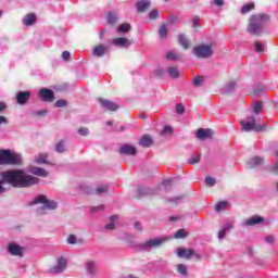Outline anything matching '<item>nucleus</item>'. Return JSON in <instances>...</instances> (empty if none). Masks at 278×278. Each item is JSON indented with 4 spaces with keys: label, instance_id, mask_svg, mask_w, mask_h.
Returning <instances> with one entry per match:
<instances>
[{
    "label": "nucleus",
    "instance_id": "15",
    "mask_svg": "<svg viewBox=\"0 0 278 278\" xmlns=\"http://www.w3.org/2000/svg\"><path fill=\"white\" fill-rule=\"evenodd\" d=\"M118 153H121V155H136L138 150L134 146L125 144L121 147Z\"/></svg>",
    "mask_w": 278,
    "mask_h": 278
},
{
    "label": "nucleus",
    "instance_id": "56",
    "mask_svg": "<svg viewBox=\"0 0 278 278\" xmlns=\"http://www.w3.org/2000/svg\"><path fill=\"white\" fill-rule=\"evenodd\" d=\"M170 184H173V179L172 178H168V179L163 181V186H165V188H168V186H170Z\"/></svg>",
    "mask_w": 278,
    "mask_h": 278
},
{
    "label": "nucleus",
    "instance_id": "52",
    "mask_svg": "<svg viewBox=\"0 0 278 278\" xmlns=\"http://www.w3.org/2000/svg\"><path fill=\"white\" fill-rule=\"evenodd\" d=\"M62 59L65 61L71 60V52L68 51L62 52Z\"/></svg>",
    "mask_w": 278,
    "mask_h": 278
},
{
    "label": "nucleus",
    "instance_id": "23",
    "mask_svg": "<svg viewBox=\"0 0 278 278\" xmlns=\"http://www.w3.org/2000/svg\"><path fill=\"white\" fill-rule=\"evenodd\" d=\"M260 223H264V217L257 215L245 220L248 226L260 225Z\"/></svg>",
    "mask_w": 278,
    "mask_h": 278
},
{
    "label": "nucleus",
    "instance_id": "36",
    "mask_svg": "<svg viewBox=\"0 0 278 278\" xmlns=\"http://www.w3.org/2000/svg\"><path fill=\"white\" fill-rule=\"evenodd\" d=\"M201 162V154L193 155L189 159V164H199Z\"/></svg>",
    "mask_w": 278,
    "mask_h": 278
},
{
    "label": "nucleus",
    "instance_id": "58",
    "mask_svg": "<svg viewBox=\"0 0 278 278\" xmlns=\"http://www.w3.org/2000/svg\"><path fill=\"white\" fill-rule=\"evenodd\" d=\"M266 242L268 243V244H273L274 242H275V238L273 237V236H268V237H266Z\"/></svg>",
    "mask_w": 278,
    "mask_h": 278
},
{
    "label": "nucleus",
    "instance_id": "53",
    "mask_svg": "<svg viewBox=\"0 0 278 278\" xmlns=\"http://www.w3.org/2000/svg\"><path fill=\"white\" fill-rule=\"evenodd\" d=\"M163 134H173V128L168 125L164 126Z\"/></svg>",
    "mask_w": 278,
    "mask_h": 278
},
{
    "label": "nucleus",
    "instance_id": "14",
    "mask_svg": "<svg viewBox=\"0 0 278 278\" xmlns=\"http://www.w3.org/2000/svg\"><path fill=\"white\" fill-rule=\"evenodd\" d=\"M214 131L212 130V128H199L197 130V138H199V140H205L207 138H212Z\"/></svg>",
    "mask_w": 278,
    "mask_h": 278
},
{
    "label": "nucleus",
    "instance_id": "62",
    "mask_svg": "<svg viewBox=\"0 0 278 278\" xmlns=\"http://www.w3.org/2000/svg\"><path fill=\"white\" fill-rule=\"evenodd\" d=\"M192 26L194 29H197V27H199V20H193Z\"/></svg>",
    "mask_w": 278,
    "mask_h": 278
},
{
    "label": "nucleus",
    "instance_id": "51",
    "mask_svg": "<svg viewBox=\"0 0 278 278\" xmlns=\"http://www.w3.org/2000/svg\"><path fill=\"white\" fill-rule=\"evenodd\" d=\"M236 88V84L233 81L229 83L226 87V92H231Z\"/></svg>",
    "mask_w": 278,
    "mask_h": 278
},
{
    "label": "nucleus",
    "instance_id": "22",
    "mask_svg": "<svg viewBox=\"0 0 278 278\" xmlns=\"http://www.w3.org/2000/svg\"><path fill=\"white\" fill-rule=\"evenodd\" d=\"M140 147L149 148L153 147V139L149 135H143V138L139 141Z\"/></svg>",
    "mask_w": 278,
    "mask_h": 278
},
{
    "label": "nucleus",
    "instance_id": "42",
    "mask_svg": "<svg viewBox=\"0 0 278 278\" xmlns=\"http://www.w3.org/2000/svg\"><path fill=\"white\" fill-rule=\"evenodd\" d=\"M67 244H77V237L75 235H70L67 237Z\"/></svg>",
    "mask_w": 278,
    "mask_h": 278
},
{
    "label": "nucleus",
    "instance_id": "41",
    "mask_svg": "<svg viewBox=\"0 0 278 278\" xmlns=\"http://www.w3.org/2000/svg\"><path fill=\"white\" fill-rule=\"evenodd\" d=\"M166 60H179V56L175 52L169 51L165 55Z\"/></svg>",
    "mask_w": 278,
    "mask_h": 278
},
{
    "label": "nucleus",
    "instance_id": "61",
    "mask_svg": "<svg viewBox=\"0 0 278 278\" xmlns=\"http://www.w3.org/2000/svg\"><path fill=\"white\" fill-rule=\"evenodd\" d=\"M110 220H111L112 223H114L115 220H118V215H112V216L110 217Z\"/></svg>",
    "mask_w": 278,
    "mask_h": 278
},
{
    "label": "nucleus",
    "instance_id": "60",
    "mask_svg": "<svg viewBox=\"0 0 278 278\" xmlns=\"http://www.w3.org/2000/svg\"><path fill=\"white\" fill-rule=\"evenodd\" d=\"M114 227H115L114 222H112L110 224H106L105 229L112 231V229H114Z\"/></svg>",
    "mask_w": 278,
    "mask_h": 278
},
{
    "label": "nucleus",
    "instance_id": "21",
    "mask_svg": "<svg viewBox=\"0 0 278 278\" xmlns=\"http://www.w3.org/2000/svg\"><path fill=\"white\" fill-rule=\"evenodd\" d=\"M86 269L89 273V275H97V273H99L97 263H94V261H88L86 263Z\"/></svg>",
    "mask_w": 278,
    "mask_h": 278
},
{
    "label": "nucleus",
    "instance_id": "20",
    "mask_svg": "<svg viewBox=\"0 0 278 278\" xmlns=\"http://www.w3.org/2000/svg\"><path fill=\"white\" fill-rule=\"evenodd\" d=\"M104 53H108V47L98 45L93 48V55H96V58H103Z\"/></svg>",
    "mask_w": 278,
    "mask_h": 278
},
{
    "label": "nucleus",
    "instance_id": "28",
    "mask_svg": "<svg viewBox=\"0 0 278 278\" xmlns=\"http://www.w3.org/2000/svg\"><path fill=\"white\" fill-rule=\"evenodd\" d=\"M177 273H179V275H182V277H188V267L185 264H178Z\"/></svg>",
    "mask_w": 278,
    "mask_h": 278
},
{
    "label": "nucleus",
    "instance_id": "9",
    "mask_svg": "<svg viewBox=\"0 0 278 278\" xmlns=\"http://www.w3.org/2000/svg\"><path fill=\"white\" fill-rule=\"evenodd\" d=\"M17 105H27L29 103V99H31L30 91H20L15 96Z\"/></svg>",
    "mask_w": 278,
    "mask_h": 278
},
{
    "label": "nucleus",
    "instance_id": "45",
    "mask_svg": "<svg viewBox=\"0 0 278 278\" xmlns=\"http://www.w3.org/2000/svg\"><path fill=\"white\" fill-rule=\"evenodd\" d=\"M255 51H257V53H263L264 51V45L260 41L255 42Z\"/></svg>",
    "mask_w": 278,
    "mask_h": 278
},
{
    "label": "nucleus",
    "instance_id": "30",
    "mask_svg": "<svg viewBox=\"0 0 278 278\" xmlns=\"http://www.w3.org/2000/svg\"><path fill=\"white\" fill-rule=\"evenodd\" d=\"M251 10H255V3L250 2L242 7L241 14H249Z\"/></svg>",
    "mask_w": 278,
    "mask_h": 278
},
{
    "label": "nucleus",
    "instance_id": "49",
    "mask_svg": "<svg viewBox=\"0 0 278 278\" xmlns=\"http://www.w3.org/2000/svg\"><path fill=\"white\" fill-rule=\"evenodd\" d=\"M33 116H45L47 114V110H41V111H34Z\"/></svg>",
    "mask_w": 278,
    "mask_h": 278
},
{
    "label": "nucleus",
    "instance_id": "32",
    "mask_svg": "<svg viewBox=\"0 0 278 278\" xmlns=\"http://www.w3.org/2000/svg\"><path fill=\"white\" fill-rule=\"evenodd\" d=\"M106 21H108L109 25H116L118 17H116V14H114V13H109L106 16Z\"/></svg>",
    "mask_w": 278,
    "mask_h": 278
},
{
    "label": "nucleus",
    "instance_id": "29",
    "mask_svg": "<svg viewBox=\"0 0 278 278\" xmlns=\"http://www.w3.org/2000/svg\"><path fill=\"white\" fill-rule=\"evenodd\" d=\"M227 205H229L227 201H220L217 204H215L214 210L215 212H223V210L227 208Z\"/></svg>",
    "mask_w": 278,
    "mask_h": 278
},
{
    "label": "nucleus",
    "instance_id": "33",
    "mask_svg": "<svg viewBox=\"0 0 278 278\" xmlns=\"http://www.w3.org/2000/svg\"><path fill=\"white\" fill-rule=\"evenodd\" d=\"M56 153H64L66 151V146L64 144V140H60L55 146Z\"/></svg>",
    "mask_w": 278,
    "mask_h": 278
},
{
    "label": "nucleus",
    "instance_id": "25",
    "mask_svg": "<svg viewBox=\"0 0 278 278\" xmlns=\"http://www.w3.org/2000/svg\"><path fill=\"white\" fill-rule=\"evenodd\" d=\"M167 73L172 79H177L180 75L179 70L175 66H172L167 70Z\"/></svg>",
    "mask_w": 278,
    "mask_h": 278
},
{
    "label": "nucleus",
    "instance_id": "1",
    "mask_svg": "<svg viewBox=\"0 0 278 278\" xmlns=\"http://www.w3.org/2000/svg\"><path fill=\"white\" fill-rule=\"evenodd\" d=\"M4 184H10L13 188H29L36 186L37 177L27 175L23 170H10L0 173V194L5 192Z\"/></svg>",
    "mask_w": 278,
    "mask_h": 278
},
{
    "label": "nucleus",
    "instance_id": "57",
    "mask_svg": "<svg viewBox=\"0 0 278 278\" xmlns=\"http://www.w3.org/2000/svg\"><path fill=\"white\" fill-rule=\"evenodd\" d=\"M229 229H233V224L228 223V224L225 225L224 231H229Z\"/></svg>",
    "mask_w": 278,
    "mask_h": 278
},
{
    "label": "nucleus",
    "instance_id": "38",
    "mask_svg": "<svg viewBox=\"0 0 278 278\" xmlns=\"http://www.w3.org/2000/svg\"><path fill=\"white\" fill-rule=\"evenodd\" d=\"M205 184H206V186H208L210 188H213V186H216V179L213 178V177L207 176V177L205 178Z\"/></svg>",
    "mask_w": 278,
    "mask_h": 278
},
{
    "label": "nucleus",
    "instance_id": "8",
    "mask_svg": "<svg viewBox=\"0 0 278 278\" xmlns=\"http://www.w3.org/2000/svg\"><path fill=\"white\" fill-rule=\"evenodd\" d=\"M38 97L45 103H53L55 101V93L49 88H42L38 92Z\"/></svg>",
    "mask_w": 278,
    "mask_h": 278
},
{
    "label": "nucleus",
    "instance_id": "40",
    "mask_svg": "<svg viewBox=\"0 0 278 278\" xmlns=\"http://www.w3.org/2000/svg\"><path fill=\"white\" fill-rule=\"evenodd\" d=\"M204 78L203 76H198L193 78L194 86H203Z\"/></svg>",
    "mask_w": 278,
    "mask_h": 278
},
{
    "label": "nucleus",
    "instance_id": "54",
    "mask_svg": "<svg viewBox=\"0 0 278 278\" xmlns=\"http://www.w3.org/2000/svg\"><path fill=\"white\" fill-rule=\"evenodd\" d=\"M227 233V231L225 229H222L218 231V238L219 240H223V238H225V235Z\"/></svg>",
    "mask_w": 278,
    "mask_h": 278
},
{
    "label": "nucleus",
    "instance_id": "7",
    "mask_svg": "<svg viewBox=\"0 0 278 278\" xmlns=\"http://www.w3.org/2000/svg\"><path fill=\"white\" fill-rule=\"evenodd\" d=\"M177 255H178V257H181L182 260H191V257L201 260V255H199L194 250L187 249V248H178Z\"/></svg>",
    "mask_w": 278,
    "mask_h": 278
},
{
    "label": "nucleus",
    "instance_id": "50",
    "mask_svg": "<svg viewBox=\"0 0 278 278\" xmlns=\"http://www.w3.org/2000/svg\"><path fill=\"white\" fill-rule=\"evenodd\" d=\"M176 112L177 114H184V112H186V109L181 104H177Z\"/></svg>",
    "mask_w": 278,
    "mask_h": 278
},
{
    "label": "nucleus",
    "instance_id": "27",
    "mask_svg": "<svg viewBox=\"0 0 278 278\" xmlns=\"http://www.w3.org/2000/svg\"><path fill=\"white\" fill-rule=\"evenodd\" d=\"M129 29H131V25L127 24V23L121 24L117 27L118 34H127V31H129Z\"/></svg>",
    "mask_w": 278,
    "mask_h": 278
},
{
    "label": "nucleus",
    "instance_id": "2",
    "mask_svg": "<svg viewBox=\"0 0 278 278\" xmlns=\"http://www.w3.org/2000/svg\"><path fill=\"white\" fill-rule=\"evenodd\" d=\"M268 21H270V15L266 13L252 16L248 27L249 34H252L253 36H262V27H264V23H268Z\"/></svg>",
    "mask_w": 278,
    "mask_h": 278
},
{
    "label": "nucleus",
    "instance_id": "55",
    "mask_svg": "<svg viewBox=\"0 0 278 278\" xmlns=\"http://www.w3.org/2000/svg\"><path fill=\"white\" fill-rule=\"evenodd\" d=\"M215 5H217V8H223V5H225V1L223 0H214Z\"/></svg>",
    "mask_w": 278,
    "mask_h": 278
},
{
    "label": "nucleus",
    "instance_id": "17",
    "mask_svg": "<svg viewBox=\"0 0 278 278\" xmlns=\"http://www.w3.org/2000/svg\"><path fill=\"white\" fill-rule=\"evenodd\" d=\"M136 8L139 13L147 12V10H149V8H151V0L138 1L136 4Z\"/></svg>",
    "mask_w": 278,
    "mask_h": 278
},
{
    "label": "nucleus",
    "instance_id": "64",
    "mask_svg": "<svg viewBox=\"0 0 278 278\" xmlns=\"http://www.w3.org/2000/svg\"><path fill=\"white\" fill-rule=\"evenodd\" d=\"M278 170V162L276 163V165L274 166V173H277Z\"/></svg>",
    "mask_w": 278,
    "mask_h": 278
},
{
    "label": "nucleus",
    "instance_id": "39",
    "mask_svg": "<svg viewBox=\"0 0 278 278\" xmlns=\"http://www.w3.org/2000/svg\"><path fill=\"white\" fill-rule=\"evenodd\" d=\"M262 162H264V161L260 156H254L250 160V164H254V166H260V164H262Z\"/></svg>",
    "mask_w": 278,
    "mask_h": 278
},
{
    "label": "nucleus",
    "instance_id": "16",
    "mask_svg": "<svg viewBox=\"0 0 278 278\" xmlns=\"http://www.w3.org/2000/svg\"><path fill=\"white\" fill-rule=\"evenodd\" d=\"M38 22V16L35 13H28L23 17V24L26 26H31L34 23Z\"/></svg>",
    "mask_w": 278,
    "mask_h": 278
},
{
    "label": "nucleus",
    "instance_id": "48",
    "mask_svg": "<svg viewBox=\"0 0 278 278\" xmlns=\"http://www.w3.org/2000/svg\"><path fill=\"white\" fill-rule=\"evenodd\" d=\"M66 104H67L66 100H58L55 102V108H65Z\"/></svg>",
    "mask_w": 278,
    "mask_h": 278
},
{
    "label": "nucleus",
    "instance_id": "47",
    "mask_svg": "<svg viewBox=\"0 0 278 278\" xmlns=\"http://www.w3.org/2000/svg\"><path fill=\"white\" fill-rule=\"evenodd\" d=\"M168 21H169L170 25H175V23H177V21H179V17H177V15H175V14H170Z\"/></svg>",
    "mask_w": 278,
    "mask_h": 278
},
{
    "label": "nucleus",
    "instance_id": "24",
    "mask_svg": "<svg viewBox=\"0 0 278 278\" xmlns=\"http://www.w3.org/2000/svg\"><path fill=\"white\" fill-rule=\"evenodd\" d=\"M159 35L162 40H166V37L168 36V26H166V23H161Z\"/></svg>",
    "mask_w": 278,
    "mask_h": 278
},
{
    "label": "nucleus",
    "instance_id": "34",
    "mask_svg": "<svg viewBox=\"0 0 278 278\" xmlns=\"http://www.w3.org/2000/svg\"><path fill=\"white\" fill-rule=\"evenodd\" d=\"M187 237H188V233L186 232L185 229H179V230H177V231L175 232V235H174V238H175L176 240H179V239H181V238H187Z\"/></svg>",
    "mask_w": 278,
    "mask_h": 278
},
{
    "label": "nucleus",
    "instance_id": "11",
    "mask_svg": "<svg viewBox=\"0 0 278 278\" xmlns=\"http://www.w3.org/2000/svg\"><path fill=\"white\" fill-rule=\"evenodd\" d=\"M164 244V239H151L141 244V249L147 251V249H157Z\"/></svg>",
    "mask_w": 278,
    "mask_h": 278
},
{
    "label": "nucleus",
    "instance_id": "3",
    "mask_svg": "<svg viewBox=\"0 0 278 278\" xmlns=\"http://www.w3.org/2000/svg\"><path fill=\"white\" fill-rule=\"evenodd\" d=\"M23 159L21 154L12 153L10 150H0V166H21Z\"/></svg>",
    "mask_w": 278,
    "mask_h": 278
},
{
    "label": "nucleus",
    "instance_id": "46",
    "mask_svg": "<svg viewBox=\"0 0 278 278\" xmlns=\"http://www.w3.org/2000/svg\"><path fill=\"white\" fill-rule=\"evenodd\" d=\"M104 210H105V205L103 204L91 207V212H103Z\"/></svg>",
    "mask_w": 278,
    "mask_h": 278
},
{
    "label": "nucleus",
    "instance_id": "31",
    "mask_svg": "<svg viewBox=\"0 0 278 278\" xmlns=\"http://www.w3.org/2000/svg\"><path fill=\"white\" fill-rule=\"evenodd\" d=\"M49 155L47 153L45 154H39L38 156L35 157L36 164H47V159Z\"/></svg>",
    "mask_w": 278,
    "mask_h": 278
},
{
    "label": "nucleus",
    "instance_id": "4",
    "mask_svg": "<svg viewBox=\"0 0 278 278\" xmlns=\"http://www.w3.org/2000/svg\"><path fill=\"white\" fill-rule=\"evenodd\" d=\"M38 203L42 205L37 210L38 214L45 215L47 210H58V202L47 199L45 194H40L33 200V205H38Z\"/></svg>",
    "mask_w": 278,
    "mask_h": 278
},
{
    "label": "nucleus",
    "instance_id": "43",
    "mask_svg": "<svg viewBox=\"0 0 278 278\" xmlns=\"http://www.w3.org/2000/svg\"><path fill=\"white\" fill-rule=\"evenodd\" d=\"M97 194H105L108 192V186H100L96 189Z\"/></svg>",
    "mask_w": 278,
    "mask_h": 278
},
{
    "label": "nucleus",
    "instance_id": "37",
    "mask_svg": "<svg viewBox=\"0 0 278 278\" xmlns=\"http://www.w3.org/2000/svg\"><path fill=\"white\" fill-rule=\"evenodd\" d=\"M150 21H156V18H160V12L157 10H152L149 13Z\"/></svg>",
    "mask_w": 278,
    "mask_h": 278
},
{
    "label": "nucleus",
    "instance_id": "63",
    "mask_svg": "<svg viewBox=\"0 0 278 278\" xmlns=\"http://www.w3.org/2000/svg\"><path fill=\"white\" fill-rule=\"evenodd\" d=\"M2 123H8V118H5V116H0V125Z\"/></svg>",
    "mask_w": 278,
    "mask_h": 278
},
{
    "label": "nucleus",
    "instance_id": "35",
    "mask_svg": "<svg viewBox=\"0 0 278 278\" xmlns=\"http://www.w3.org/2000/svg\"><path fill=\"white\" fill-rule=\"evenodd\" d=\"M262 110H264V103H262V102L254 103V106H253L254 114H260V112H262Z\"/></svg>",
    "mask_w": 278,
    "mask_h": 278
},
{
    "label": "nucleus",
    "instance_id": "6",
    "mask_svg": "<svg viewBox=\"0 0 278 278\" xmlns=\"http://www.w3.org/2000/svg\"><path fill=\"white\" fill-rule=\"evenodd\" d=\"M193 55L200 60H207L214 55L212 45H199L193 48Z\"/></svg>",
    "mask_w": 278,
    "mask_h": 278
},
{
    "label": "nucleus",
    "instance_id": "59",
    "mask_svg": "<svg viewBox=\"0 0 278 278\" xmlns=\"http://www.w3.org/2000/svg\"><path fill=\"white\" fill-rule=\"evenodd\" d=\"M8 110V104L5 102H0V112Z\"/></svg>",
    "mask_w": 278,
    "mask_h": 278
},
{
    "label": "nucleus",
    "instance_id": "12",
    "mask_svg": "<svg viewBox=\"0 0 278 278\" xmlns=\"http://www.w3.org/2000/svg\"><path fill=\"white\" fill-rule=\"evenodd\" d=\"M66 270V258L60 257L58 261V265L50 269V273L54 275H60V273H64Z\"/></svg>",
    "mask_w": 278,
    "mask_h": 278
},
{
    "label": "nucleus",
    "instance_id": "13",
    "mask_svg": "<svg viewBox=\"0 0 278 278\" xmlns=\"http://www.w3.org/2000/svg\"><path fill=\"white\" fill-rule=\"evenodd\" d=\"M99 103L102 105V108H105V110H109L110 112H116V110H118V104H116V102L100 98Z\"/></svg>",
    "mask_w": 278,
    "mask_h": 278
},
{
    "label": "nucleus",
    "instance_id": "18",
    "mask_svg": "<svg viewBox=\"0 0 278 278\" xmlns=\"http://www.w3.org/2000/svg\"><path fill=\"white\" fill-rule=\"evenodd\" d=\"M113 45H114V47H130L131 41L129 39H127L126 37H119V38H115L113 40Z\"/></svg>",
    "mask_w": 278,
    "mask_h": 278
},
{
    "label": "nucleus",
    "instance_id": "10",
    "mask_svg": "<svg viewBox=\"0 0 278 278\" xmlns=\"http://www.w3.org/2000/svg\"><path fill=\"white\" fill-rule=\"evenodd\" d=\"M8 251L11 255L23 257V253L25 251V248L16 244V243H9L8 244Z\"/></svg>",
    "mask_w": 278,
    "mask_h": 278
},
{
    "label": "nucleus",
    "instance_id": "19",
    "mask_svg": "<svg viewBox=\"0 0 278 278\" xmlns=\"http://www.w3.org/2000/svg\"><path fill=\"white\" fill-rule=\"evenodd\" d=\"M29 173L36 175L37 177H49V172L42 167H30Z\"/></svg>",
    "mask_w": 278,
    "mask_h": 278
},
{
    "label": "nucleus",
    "instance_id": "5",
    "mask_svg": "<svg viewBox=\"0 0 278 278\" xmlns=\"http://www.w3.org/2000/svg\"><path fill=\"white\" fill-rule=\"evenodd\" d=\"M240 123L243 131H266V125L256 124L255 117L253 116L247 117V119H243Z\"/></svg>",
    "mask_w": 278,
    "mask_h": 278
},
{
    "label": "nucleus",
    "instance_id": "26",
    "mask_svg": "<svg viewBox=\"0 0 278 278\" xmlns=\"http://www.w3.org/2000/svg\"><path fill=\"white\" fill-rule=\"evenodd\" d=\"M178 38L179 45H181L184 49H190V41H188V38H186V36L179 35Z\"/></svg>",
    "mask_w": 278,
    "mask_h": 278
},
{
    "label": "nucleus",
    "instance_id": "44",
    "mask_svg": "<svg viewBox=\"0 0 278 278\" xmlns=\"http://www.w3.org/2000/svg\"><path fill=\"white\" fill-rule=\"evenodd\" d=\"M78 134L79 136H88V134H90V130L88 129V127H80L78 129Z\"/></svg>",
    "mask_w": 278,
    "mask_h": 278
}]
</instances>
